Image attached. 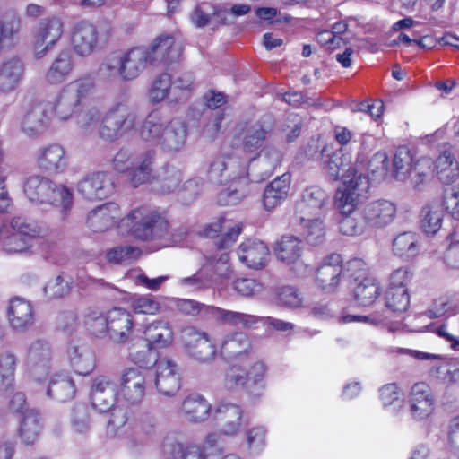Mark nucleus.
Here are the masks:
<instances>
[{"label": "nucleus", "mask_w": 459, "mask_h": 459, "mask_svg": "<svg viewBox=\"0 0 459 459\" xmlns=\"http://www.w3.org/2000/svg\"><path fill=\"white\" fill-rule=\"evenodd\" d=\"M45 204H50L60 209L63 218H65L71 212L74 204V195L70 188L65 185H58L53 182L48 197Z\"/></svg>", "instance_id": "nucleus-50"}, {"label": "nucleus", "mask_w": 459, "mask_h": 459, "mask_svg": "<svg viewBox=\"0 0 459 459\" xmlns=\"http://www.w3.org/2000/svg\"><path fill=\"white\" fill-rule=\"evenodd\" d=\"M290 186V175L284 173L274 178L264 191V205L266 210L274 209L288 196Z\"/></svg>", "instance_id": "nucleus-40"}, {"label": "nucleus", "mask_w": 459, "mask_h": 459, "mask_svg": "<svg viewBox=\"0 0 459 459\" xmlns=\"http://www.w3.org/2000/svg\"><path fill=\"white\" fill-rule=\"evenodd\" d=\"M38 168L50 175L63 173L68 164L65 148L58 143H51L40 148L36 156Z\"/></svg>", "instance_id": "nucleus-26"}, {"label": "nucleus", "mask_w": 459, "mask_h": 459, "mask_svg": "<svg viewBox=\"0 0 459 459\" xmlns=\"http://www.w3.org/2000/svg\"><path fill=\"white\" fill-rule=\"evenodd\" d=\"M74 67V57L70 50H62L52 61L46 72L45 80L51 85L60 84L70 75Z\"/></svg>", "instance_id": "nucleus-38"}, {"label": "nucleus", "mask_w": 459, "mask_h": 459, "mask_svg": "<svg viewBox=\"0 0 459 459\" xmlns=\"http://www.w3.org/2000/svg\"><path fill=\"white\" fill-rule=\"evenodd\" d=\"M186 353L199 362H209L215 358L217 349L209 335L205 333L197 345Z\"/></svg>", "instance_id": "nucleus-63"}, {"label": "nucleus", "mask_w": 459, "mask_h": 459, "mask_svg": "<svg viewBox=\"0 0 459 459\" xmlns=\"http://www.w3.org/2000/svg\"><path fill=\"white\" fill-rule=\"evenodd\" d=\"M51 361L52 351L48 342L38 339L29 344L25 363L32 379L37 382L43 381L49 374Z\"/></svg>", "instance_id": "nucleus-14"}, {"label": "nucleus", "mask_w": 459, "mask_h": 459, "mask_svg": "<svg viewBox=\"0 0 459 459\" xmlns=\"http://www.w3.org/2000/svg\"><path fill=\"white\" fill-rule=\"evenodd\" d=\"M342 257L338 254H332L325 258L323 264L316 270V283L325 292H333L346 272L342 265Z\"/></svg>", "instance_id": "nucleus-24"}, {"label": "nucleus", "mask_w": 459, "mask_h": 459, "mask_svg": "<svg viewBox=\"0 0 459 459\" xmlns=\"http://www.w3.org/2000/svg\"><path fill=\"white\" fill-rule=\"evenodd\" d=\"M134 321L130 311L120 307L108 310V340L115 344H125L131 341Z\"/></svg>", "instance_id": "nucleus-20"}, {"label": "nucleus", "mask_w": 459, "mask_h": 459, "mask_svg": "<svg viewBox=\"0 0 459 459\" xmlns=\"http://www.w3.org/2000/svg\"><path fill=\"white\" fill-rule=\"evenodd\" d=\"M169 456L172 459H207L201 446L180 442L171 444Z\"/></svg>", "instance_id": "nucleus-62"}, {"label": "nucleus", "mask_w": 459, "mask_h": 459, "mask_svg": "<svg viewBox=\"0 0 459 459\" xmlns=\"http://www.w3.org/2000/svg\"><path fill=\"white\" fill-rule=\"evenodd\" d=\"M392 247L395 255L404 260H411L420 254V238L414 232L405 231L394 238Z\"/></svg>", "instance_id": "nucleus-44"}, {"label": "nucleus", "mask_w": 459, "mask_h": 459, "mask_svg": "<svg viewBox=\"0 0 459 459\" xmlns=\"http://www.w3.org/2000/svg\"><path fill=\"white\" fill-rule=\"evenodd\" d=\"M51 108L50 101H39L29 106L21 121L22 133L28 136L43 134L50 124Z\"/></svg>", "instance_id": "nucleus-17"}, {"label": "nucleus", "mask_w": 459, "mask_h": 459, "mask_svg": "<svg viewBox=\"0 0 459 459\" xmlns=\"http://www.w3.org/2000/svg\"><path fill=\"white\" fill-rule=\"evenodd\" d=\"M407 288H388L385 293L386 307L394 312H404L409 307Z\"/></svg>", "instance_id": "nucleus-60"}, {"label": "nucleus", "mask_w": 459, "mask_h": 459, "mask_svg": "<svg viewBox=\"0 0 459 459\" xmlns=\"http://www.w3.org/2000/svg\"><path fill=\"white\" fill-rule=\"evenodd\" d=\"M218 232H221L222 236L217 242L220 249H227L233 246L238 236L242 232V225L230 220L221 217L217 221L211 223L205 229V235L209 238H214Z\"/></svg>", "instance_id": "nucleus-33"}, {"label": "nucleus", "mask_w": 459, "mask_h": 459, "mask_svg": "<svg viewBox=\"0 0 459 459\" xmlns=\"http://www.w3.org/2000/svg\"><path fill=\"white\" fill-rule=\"evenodd\" d=\"M297 221L299 222L308 244L316 246L323 243L325 235L324 217H305L304 221Z\"/></svg>", "instance_id": "nucleus-55"}, {"label": "nucleus", "mask_w": 459, "mask_h": 459, "mask_svg": "<svg viewBox=\"0 0 459 459\" xmlns=\"http://www.w3.org/2000/svg\"><path fill=\"white\" fill-rule=\"evenodd\" d=\"M138 124L137 109L127 98L120 97L103 115L99 135L105 141L115 142L134 132Z\"/></svg>", "instance_id": "nucleus-5"}, {"label": "nucleus", "mask_w": 459, "mask_h": 459, "mask_svg": "<svg viewBox=\"0 0 459 459\" xmlns=\"http://www.w3.org/2000/svg\"><path fill=\"white\" fill-rule=\"evenodd\" d=\"M76 191L85 200L100 201L115 193V184L108 172L95 171L86 174L77 182Z\"/></svg>", "instance_id": "nucleus-11"}, {"label": "nucleus", "mask_w": 459, "mask_h": 459, "mask_svg": "<svg viewBox=\"0 0 459 459\" xmlns=\"http://www.w3.org/2000/svg\"><path fill=\"white\" fill-rule=\"evenodd\" d=\"M144 341L157 348H167L174 341V333L167 320L159 319L146 324L143 331Z\"/></svg>", "instance_id": "nucleus-36"}, {"label": "nucleus", "mask_w": 459, "mask_h": 459, "mask_svg": "<svg viewBox=\"0 0 459 459\" xmlns=\"http://www.w3.org/2000/svg\"><path fill=\"white\" fill-rule=\"evenodd\" d=\"M414 164L411 151L406 146L398 147L393 159V177L402 182L408 180L414 169Z\"/></svg>", "instance_id": "nucleus-48"}, {"label": "nucleus", "mask_w": 459, "mask_h": 459, "mask_svg": "<svg viewBox=\"0 0 459 459\" xmlns=\"http://www.w3.org/2000/svg\"><path fill=\"white\" fill-rule=\"evenodd\" d=\"M148 53L147 47H134L124 53L112 52L104 58L100 73L107 79L134 80L151 65Z\"/></svg>", "instance_id": "nucleus-4"}, {"label": "nucleus", "mask_w": 459, "mask_h": 459, "mask_svg": "<svg viewBox=\"0 0 459 459\" xmlns=\"http://www.w3.org/2000/svg\"><path fill=\"white\" fill-rule=\"evenodd\" d=\"M182 172L175 166L165 165L157 176L154 188L161 194H169L178 188Z\"/></svg>", "instance_id": "nucleus-53"}, {"label": "nucleus", "mask_w": 459, "mask_h": 459, "mask_svg": "<svg viewBox=\"0 0 459 459\" xmlns=\"http://www.w3.org/2000/svg\"><path fill=\"white\" fill-rule=\"evenodd\" d=\"M381 294L379 283L373 278H364L353 290L354 300L359 306H370Z\"/></svg>", "instance_id": "nucleus-52"}, {"label": "nucleus", "mask_w": 459, "mask_h": 459, "mask_svg": "<svg viewBox=\"0 0 459 459\" xmlns=\"http://www.w3.org/2000/svg\"><path fill=\"white\" fill-rule=\"evenodd\" d=\"M249 179L246 177L230 183V186L221 190L217 196L220 205H236L240 203L249 193Z\"/></svg>", "instance_id": "nucleus-49"}, {"label": "nucleus", "mask_w": 459, "mask_h": 459, "mask_svg": "<svg viewBox=\"0 0 459 459\" xmlns=\"http://www.w3.org/2000/svg\"><path fill=\"white\" fill-rule=\"evenodd\" d=\"M328 199L327 193L320 187L306 188L296 204V220L304 221L305 217H325Z\"/></svg>", "instance_id": "nucleus-21"}, {"label": "nucleus", "mask_w": 459, "mask_h": 459, "mask_svg": "<svg viewBox=\"0 0 459 459\" xmlns=\"http://www.w3.org/2000/svg\"><path fill=\"white\" fill-rule=\"evenodd\" d=\"M21 26V18L16 13H6L0 19V55L13 45Z\"/></svg>", "instance_id": "nucleus-51"}, {"label": "nucleus", "mask_w": 459, "mask_h": 459, "mask_svg": "<svg viewBox=\"0 0 459 459\" xmlns=\"http://www.w3.org/2000/svg\"><path fill=\"white\" fill-rule=\"evenodd\" d=\"M282 153L273 145H266L247 166V178L250 182H261L272 176L281 165Z\"/></svg>", "instance_id": "nucleus-15"}, {"label": "nucleus", "mask_w": 459, "mask_h": 459, "mask_svg": "<svg viewBox=\"0 0 459 459\" xmlns=\"http://www.w3.org/2000/svg\"><path fill=\"white\" fill-rule=\"evenodd\" d=\"M421 228L429 235L436 234L441 228L442 212L438 207L425 206L421 211Z\"/></svg>", "instance_id": "nucleus-61"}, {"label": "nucleus", "mask_w": 459, "mask_h": 459, "mask_svg": "<svg viewBox=\"0 0 459 459\" xmlns=\"http://www.w3.org/2000/svg\"><path fill=\"white\" fill-rule=\"evenodd\" d=\"M247 162L236 155L216 157L208 169V178L217 185H226L247 176Z\"/></svg>", "instance_id": "nucleus-10"}, {"label": "nucleus", "mask_w": 459, "mask_h": 459, "mask_svg": "<svg viewBox=\"0 0 459 459\" xmlns=\"http://www.w3.org/2000/svg\"><path fill=\"white\" fill-rule=\"evenodd\" d=\"M151 65H169L179 59L182 45L171 35L155 38L148 48Z\"/></svg>", "instance_id": "nucleus-25"}, {"label": "nucleus", "mask_w": 459, "mask_h": 459, "mask_svg": "<svg viewBox=\"0 0 459 459\" xmlns=\"http://www.w3.org/2000/svg\"><path fill=\"white\" fill-rule=\"evenodd\" d=\"M171 83L172 78L168 73H162L156 76L148 91L150 102L152 104H158L167 100V102L169 105Z\"/></svg>", "instance_id": "nucleus-56"}, {"label": "nucleus", "mask_w": 459, "mask_h": 459, "mask_svg": "<svg viewBox=\"0 0 459 459\" xmlns=\"http://www.w3.org/2000/svg\"><path fill=\"white\" fill-rule=\"evenodd\" d=\"M147 377L145 372L137 368H125L119 377L118 394L128 405H138L146 394Z\"/></svg>", "instance_id": "nucleus-13"}, {"label": "nucleus", "mask_w": 459, "mask_h": 459, "mask_svg": "<svg viewBox=\"0 0 459 459\" xmlns=\"http://www.w3.org/2000/svg\"><path fill=\"white\" fill-rule=\"evenodd\" d=\"M41 429L40 417L35 410L26 411L20 425V435L22 441L30 445L39 437Z\"/></svg>", "instance_id": "nucleus-54"}, {"label": "nucleus", "mask_w": 459, "mask_h": 459, "mask_svg": "<svg viewBox=\"0 0 459 459\" xmlns=\"http://www.w3.org/2000/svg\"><path fill=\"white\" fill-rule=\"evenodd\" d=\"M7 316L11 327L18 333L28 331L35 320L31 304L21 298L10 301Z\"/></svg>", "instance_id": "nucleus-30"}, {"label": "nucleus", "mask_w": 459, "mask_h": 459, "mask_svg": "<svg viewBox=\"0 0 459 459\" xmlns=\"http://www.w3.org/2000/svg\"><path fill=\"white\" fill-rule=\"evenodd\" d=\"M209 317L221 324L242 326L243 328H251L261 320V317L254 315L226 310L213 306L211 307Z\"/></svg>", "instance_id": "nucleus-43"}, {"label": "nucleus", "mask_w": 459, "mask_h": 459, "mask_svg": "<svg viewBox=\"0 0 459 459\" xmlns=\"http://www.w3.org/2000/svg\"><path fill=\"white\" fill-rule=\"evenodd\" d=\"M267 367L263 361H255L247 372L248 383V394L254 397H259L264 390V378Z\"/></svg>", "instance_id": "nucleus-57"}, {"label": "nucleus", "mask_w": 459, "mask_h": 459, "mask_svg": "<svg viewBox=\"0 0 459 459\" xmlns=\"http://www.w3.org/2000/svg\"><path fill=\"white\" fill-rule=\"evenodd\" d=\"M303 249L302 241L299 238L285 235L276 242L274 255L280 262L290 267L298 276L301 277L311 272V268L302 260Z\"/></svg>", "instance_id": "nucleus-12"}, {"label": "nucleus", "mask_w": 459, "mask_h": 459, "mask_svg": "<svg viewBox=\"0 0 459 459\" xmlns=\"http://www.w3.org/2000/svg\"><path fill=\"white\" fill-rule=\"evenodd\" d=\"M120 207L114 202H108L91 209L86 216V226L95 233H103L120 221Z\"/></svg>", "instance_id": "nucleus-22"}, {"label": "nucleus", "mask_w": 459, "mask_h": 459, "mask_svg": "<svg viewBox=\"0 0 459 459\" xmlns=\"http://www.w3.org/2000/svg\"><path fill=\"white\" fill-rule=\"evenodd\" d=\"M213 411L208 400L198 393L186 395L181 403L180 414L189 423L201 424L208 420Z\"/></svg>", "instance_id": "nucleus-28"}, {"label": "nucleus", "mask_w": 459, "mask_h": 459, "mask_svg": "<svg viewBox=\"0 0 459 459\" xmlns=\"http://www.w3.org/2000/svg\"><path fill=\"white\" fill-rule=\"evenodd\" d=\"M128 354L133 363L143 368L155 366L160 361L156 348L144 340L131 343L128 347Z\"/></svg>", "instance_id": "nucleus-45"}, {"label": "nucleus", "mask_w": 459, "mask_h": 459, "mask_svg": "<svg viewBox=\"0 0 459 459\" xmlns=\"http://www.w3.org/2000/svg\"><path fill=\"white\" fill-rule=\"evenodd\" d=\"M243 411L232 403H219L213 409V420L221 434L228 437L236 436L242 426Z\"/></svg>", "instance_id": "nucleus-23"}, {"label": "nucleus", "mask_w": 459, "mask_h": 459, "mask_svg": "<svg viewBox=\"0 0 459 459\" xmlns=\"http://www.w3.org/2000/svg\"><path fill=\"white\" fill-rule=\"evenodd\" d=\"M75 392L73 378L68 374L60 372L51 376L46 394L50 399L65 403L73 399Z\"/></svg>", "instance_id": "nucleus-37"}, {"label": "nucleus", "mask_w": 459, "mask_h": 459, "mask_svg": "<svg viewBox=\"0 0 459 459\" xmlns=\"http://www.w3.org/2000/svg\"><path fill=\"white\" fill-rule=\"evenodd\" d=\"M25 72L23 60L17 56L4 59L0 63V91L8 93L21 83Z\"/></svg>", "instance_id": "nucleus-29"}, {"label": "nucleus", "mask_w": 459, "mask_h": 459, "mask_svg": "<svg viewBox=\"0 0 459 459\" xmlns=\"http://www.w3.org/2000/svg\"><path fill=\"white\" fill-rule=\"evenodd\" d=\"M141 250L132 246H119L107 251L106 258L109 263L122 264L130 263L137 259Z\"/></svg>", "instance_id": "nucleus-64"}, {"label": "nucleus", "mask_w": 459, "mask_h": 459, "mask_svg": "<svg viewBox=\"0 0 459 459\" xmlns=\"http://www.w3.org/2000/svg\"><path fill=\"white\" fill-rule=\"evenodd\" d=\"M17 362L18 359L14 353L9 351L0 353V385L2 387L7 389L13 385Z\"/></svg>", "instance_id": "nucleus-58"}, {"label": "nucleus", "mask_w": 459, "mask_h": 459, "mask_svg": "<svg viewBox=\"0 0 459 459\" xmlns=\"http://www.w3.org/2000/svg\"><path fill=\"white\" fill-rule=\"evenodd\" d=\"M94 79L82 76L63 86L56 101L51 102V113L59 120L66 121L84 108V102L93 92Z\"/></svg>", "instance_id": "nucleus-6"}, {"label": "nucleus", "mask_w": 459, "mask_h": 459, "mask_svg": "<svg viewBox=\"0 0 459 459\" xmlns=\"http://www.w3.org/2000/svg\"><path fill=\"white\" fill-rule=\"evenodd\" d=\"M436 169L438 178L443 184V189L447 187H459V162L450 151H444L436 160Z\"/></svg>", "instance_id": "nucleus-39"}, {"label": "nucleus", "mask_w": 459, "mask_h": 459, "mask_svg": "<svg viewBox=\"0 0 459 459\" xmlns=\"http://www.w3.org/2000/svg\"><path fill=\"white\" fill-rule=\"evenodd\" d=\"M141 139L166 153H177L186 146L188 126L180 117L165 120L159 111L151 112L143 120L140 132Z\"/></svg>", "instance_id": "nucleus-2"}, {"label": "nucleus", "mask_w": 459, "mask_h": 459, "mask_svg": "<svg viewBox=\"0 0 459 459\" xmlns=\"http://www.w3.org/2000/svg\"><path fill=\"white\" fill-rule=\"evenodd\" d=\"M238 255L240 262L247 267L261 269L267 263L269 249L264 242L249 239L239 246Z\"/></svg>", "instance_id": "nucleus-32"}, {"label": "nucleus", "mask_w": 459, "mask_h": 459, "mask_svg": "<svg viewBox=\"0 0 459 459\" xmlns=\"http://www.w3.org/2000/svg\"><path fill=\"white\" fill-rule=\"evenodd\" d=\"M155 159L156 151L153 149L137 152L133 166L127 172L129 182L134 187H138L152 178Z\"/></svg>", "instance_id": "nucleus-31"}, {"label": "nucleus", "mask_w": 459, "mask_h": 459, "mask_svg": "<svg viewBox=\"0 0 459 459\" xmlns=\"http://www.w3.org/2000/svg\"><path fill=\"white\" fill-rule=\"evenodd\" d=\"M70 42L76 56L80 57L90 56L98 48L97 28L88 21L77 22L72 29Z\"/></svg>", "instance_id": "nucleus-19"}, {"label": "nucleus", "mask_w": 459, "mask_h": 459, "mask_svg": "<svg viewBox=\"0 0 459 459\" xmlns=\"http://www.w3.org/2000/svg\"><path fill=\"white\" fill-rule=\"evenodd\" d=\"M368 189V178L363 174L343 180L335 194V206L342 215V219L352 217L357 207L367 198Z\"/></svg>", "instance_id": "nucleus-7"}, {"label": "nucleus", "mask_w": 459, "mask_h": 459, "mask_svg": "<svg viewBox=\"0 0 459 459\" xmlns=\"http://www.w3.org/2000/svg\"><path fill=\"white\" fill-rule=\"evenodd\" d=\"M72 368L78 375H89L95 368L92 350L84 343L74 344L68 351Z\"/></svg>", "instance_id": "nucleus-41"}, {"label": "nucleus", "mask_w": 459, "mask_h": 459, "mask_svg": "<svg viewBox=\"0 0 459 459\" xmlns=\"http://www.w3.org/2000/svg\"><path fill=\"white\" fill-rule=\"evenodd\" d=\"M195 90V78L191 73H184L172 79L169 105L186 103Z\"/></svg>", "instance_id": "nucleus-46"}, {"label": "nucleus", "mask_w": 459, "mask_h": 459, "mask_svg": "<svg viewBox=\"0 0 459 459\" xmlns=\"http://www.w3.org/2000/svg\"><path fill=\"white\" fill-rule=\"evenodd\" d=\"M130 307L135 314L157 315L160 311V304L152 295H135L130 300Z\"/></svg>", "instance_id": "nucleus-59"}, {"label": "nucleus", "mask_w": 459, "mask_h": 459, "mask_svg": "<svg viewBox=\"0 0 459 459\" xmlns=\"http://www.w3.org/2000/svg\"><path fill=\"white\" fill-rule=\"evenodd\" d=\"M122 233H127L136 239L158 242L159 248L179 243L186 235V230L177 236L169 233V222L160 213L146 207L133 209L118 222Z\"/></svg>", "instance_id": "nucleus-1"}, {"label": "nucleus", "mask_w": 459, "mask_h": 459, "mask_svg": "<svg viewBox=\"0 0 459 459\" xmlns=\"http://www.w3.org/2000/svg\"><path fill=\"white\" fill-rule=\"evenodd\" d=\"M117 397V385L108 376H98L92 379L91 401L100 412H108L113 407Z\"/></svg>", "instance_id": "nucleus-27"}, {"label": "nucleus", "mask_w": 459, "mask_h": 459, "mask_svg": "<svg viewBox=\"0 0 459 459\" xmlns=\"http://www.w3.org/2000/svg\"><path fill=\"white\" fill-rule=\"evenodd\" d=\"M53 182V180L47 177L32 175L26 178L23 185V192L30 203L45 204Z\"/></svg>", "instance_id": "nucleus-42"}, {"label": "nucleus", "mask_w": 459, "mask_h": 459, "mask_svg": "<svg viewBox=\"0 0 459 459\" xmlns=\"http://www.w3.org/2000/svg\"><path fill=\"white\" fill-rule=\"evenodd\" d=\"M64 32V22L57 16L41 19L33 31V51L37 59L53 49Z\"/></svg>", "instance_id": "nucleus-9"}, {"label": "nucleus", "mask_w": 459, "mask_h": 459, "mask_svg": "<svg viewBox=\"0 0 459 459\" xmlns=\"http://www.w3.org/2000/svg\"><path fill=\"white\" fill-rule=\"evenodd\" d=\"M396 205L388 200L379 199L367 204L359 217H346L339 221V230L346 236H360L368 227L384 228L396 216Z\"/></svg>", "instance_id": "nucleus-3"}, {"label": "nucleus", "mask_w": 459, "mask_h": 459, "mask_svg": "<svg viewBox=\"0 0 459 459\" xmlns=\"http://www.w3.org/2000/svg\"><path fill=\"white\" fill-rule=\"evenodd\" d=\"M273 129V117L264 115L256 121L238 123L235 127V132L242 143L243 150L247 152H254L263 145Z\"/></svg>", "instance_id": "nucleus-8"}, {"label": "nucleus", "mask_w": 459, "mask_h": 459, "mask_svg": "<svg viewBox=\"0 0 459 459\" xmlns=\"http://www.w3.org/2000/svg\"><path fill=\"white\" fill-rule=\"evenodd\" d=\"M252 349L249 336L243 332L227 334L221 342L220 352L225 359H236L247 355Z\"/></svg>", "instance_id": "nucleus-35"}, {"label": "nucleus", "mask_w": 459, "mask_h": 459, "mask_svg": "<svg viewBox=\"0 0 459 459\" xmlns=\"http://www.w3.org/2000/svg\"><path fill=\"white\" fill-rule=\"evenodd\" d=\"M154 384L160 394L165 396L175 395L181 386L178 365L167 357L160 359L155 365Z\"/></svg>", "instance_id": "nucleus-18"}, {"label": "nucleus", "mask_w": 459, "mask_h": 459, "mask_svg": "<svg viewBox=\"0 0 459 459\" xmlns=\"http://www.w3.org/2000/svg\"><path fill=\"white\" fill-rule=\"evenodd\" d=\"M325 149L319 150V146H316V151L309 153L306 151L307 156L311 160H316L320 157L324 158V169L328 178L332 180H337L340 178L349 179L357 175L351 165V157L349 154L342 153V150L335 151L331 154L323 155Z\"/></svg>", "instance_id": "nucleus-16"}, {"label": "nucleus", "mask_w": 459, "mask_h": 459, "mask_svg": "<svg viewBox=\"0 0 459 459\" xmlns=\"http://www.w3.org/2000/svg\"><path fill=\"white\" fill-rule=\"evenodd\" d=\"M9 230L30 239L34 238H44L48 235L49 229L43 223L32 221L23 216L12 218Z\"/></svg>", "instance_id": "nucleus-47"}, {"label": "nucleus", "mask_w": 459, "mask_h": 459, "mask_svg": "<svg viewBox=\"0 0 459 459\" xmlns=\"http://www.w3.org/2000/svg\"><path fill=\"white\" fill-rule=\"evenodd\" d=\"M410 403L415 419L423 420L431 414L434 400L427 384L420 382L411 387Z\"/></svg>", "instance_id": "nucleus-34"}]
</instances>
